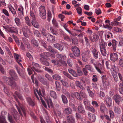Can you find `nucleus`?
Segmentation results:
<instances>
[{"label":"nucleus","instance_id":"nucleus-64","mask_svg":"<svg viewBox=\"0 0 123 123\" xmlns=\"http://www.w3.org/2000/svg\"><path fill=\"white\" fill-rule=\"evenodd\" d=\"M119 65L121 67L123 68V59H120L119 61Z\"/></svg>","mask_w":123,"mask_h":123},{"label":"nucleus","instance_id":"nucleus-2","mask_svg":"<svg viewBox=\"0 0 123 123\" xmlns=\"http://www.w3.org/2000/svg\"><path fill=\"white\" fill-rule=\"evenodd\" d=\"M41 66L39 64L34 62L32 63L31 67V69L34 72L36 71L38 72H42L43 71L39 69L41 68Z\"/></svg>","mask_w":123,"mask_h":123},{"label":"nucleus","instance_id":"nucleus-36","mask_svg":"<svg viewBox=\"0 0 123 123\" xmlns=\"http://www.w3.org/2000/svg\"><path fill=\"white\" fill-rule=\"evenodd\" d=\"M113 35L110 32H108L106 33L105 37L108 39H110L112 38Z\"/></svg>","mask_w":123,"mask_h":123},{"label":"nucleus","instance_id":"nucleus-25","mask_svg":"<svg viewBox=\"0 0 123 123\" xmlns=\"http://www.w3.org/2000/svg\"><path fill=\"white\" fill-rule=\"evenodd\" d=\"M63 103L65 104H67L68 103V100L66 97L64 95L62 94L61 96Z\"/></svg>","mask_w":123,"mask_h":123},{"label":"nucleus","instance_id":"nucleus-39","mask_svg":"<svg viewBox=\"0 0 123 123\" xmlns=\"http://www.w3.org/2000/svg\"><path fill=\"white\" fill-rule=\"evenodd\" d=\"M46 115L45 117V119L47 123H52L51 121L50 120L49 117L48 116L47 112V111H46Z\"/></svg>","mask_w":123,"mask_h":123},{"label":"nucleus","instance_id":"nucleus-59","mask_svg":"<svg viewBox=\"0 0 123 123\" xmlns=\"http://www.w3.org/2000/svg\"><path fill=\"white\" fill-rule=\"evenodd\" d=\"M89 55V52L87 51L83 53L82 54V56H83L86 58H87Z\"/></svg>","mask_w":123,"mask_h":123},{"label":"nucleus","instance_id":"nucleus-29","mask_svg":"<svg viewBox=\"0 0 123 123\" xmlns=\"http://www.w3.org/2000/svg\"><path fill=\"white\" fill-rule=\"evenodd\" d=\"M112 47L113 50L115 52L116 50L117 41L115 40H112Z\"/></svg>","mask_w":123,"mask_h":123},{"label":"nucleus","instance_id":"nucleus-15","mask_svg":"<svg viewBox=\"0 0 123 123\" xmlns=\"http://www.w3.org/2000/svg\"><path fill=\"white\" fill-rule=\"evenodd\" d=\"M54 47L58 50L60 51H62L63 49V46L58 43H56L53 45Z\"/></svg>","mask_w":123,"mask_h":123},{"label":"nucleus","instance_id":"nucleus-62","mask_svg":"<svg viewBox=\"0 0 123 123\" xmlns=\"http://www.w3.org/2000/svg\"><path fill=\"white\" fill-rule=\"evenodd\" d=\"M92 104L96 108L98 107L99 106L98 103L96 101H92Z\"/></svg>","mask_w":123,"mask_h":123},{"label":"nucleus","instance_id":"nucleus-31","mask_svg":"<svg viewBox=\"0 0 123 123\" xmlns=\"http://www.w3.org/2000/svg\"><path fill=\"white\" fill-rule=\"evenodd\" d=\"M85 68L91 72H94V70L92 67L90 65H86L85 66Z\"/></svg>","mask_w":123,"mask_h":123},{"label":"nucleus","instance_id":"nucleus-28","mask_svg":"<svg viewBox=\"0 0 123 123\" xmlns=\"http://www.w3.org/2000/svg\"><path fill=\"white\" fill-rule=\"evenodd\" d=\"M68 71L69 73L71 74L74 76L76 77L78 76V74L73 69H69Z\"/></svg>","mask_w":123,"mask_h":123},{"label":"nucleus","instance_id":"nucleus-21","mask_svg":"<svg viewBox=\"0 0 123 123\" xmlns=\"http://www.w3.org/2000/svg\"><path fill=\"white\" fill-rule=\"evenodd\" d=\"M13 111L14 112V113L12 112V114L14 117L16 121H17L18 119L19 116L18 115V113L17 111L15 109H13Z\"/></svg>","mask_w":123,"mask_h":123},{"label":"nucleus","instance_id":"nucleus-52","mask_svg":"<svg viewBox=\"0 0 123 123\" xmlns=\"http://www.w3.org/2000/svg\"><path fill=\"white\" fill-rule=\"evenodd\" d=\"M9 73L12 77L16 74L13 69L9 70Z\"/></svg>","mask_w":123,"mask_h":123},{"label":"nucleus","instance_id":"nucleus-1","mask_svg":"<svg viewBox=\"0 0 123 123\" xmlns=\"http://www.w3.org/2000/svg\"><path fill=\"white\" fill-rule=\"evenodd\" d=\"M99 44L100 52L102 55L103 56H106L107 53L105 43L102 40H101V42H99Z\"/></svg>","mask_w":123,"mask_h":123},{"label":"nucleus","instance_id":"nucleus-44","mask_svg":"<svg viewBox=\"0 0 123 123\" xmlns=\"http://www.w3.org/2000/svg\"><path fill=\"white\" fill-rule=\"evenodd\" d=\"M18 11L19 12V13H20L22 15L23 14L24 8L22 6H19L18 9Z\"/></svg>","mask_w":123,"mask_h":123},{"label":"nucleus","instance_id":"nucleus-43","mask_svg":"<svg viewBox=\"0 0 123 123\" xmlns=\"http://www.w3.org/2000/svg\"><path fill=\"white\" fill-rule=\"evenodd\" d=\"M14 55L15 58L17 62H18V61L19 62H21L22 61L19 58V55L18 54L14 53Z\"/></svg>","mask_w":123,"mask_h":123},{"label":"nucleus","instance_id":"nucleus-14","mask_svg":"<svg viewBox=\"0 0 123 123\" xmlns=\"http://www.w3.org/2000/svg\"><path fill=\"white\" fill-rule=\"evenodd\" d=\"M88 114L90 120L92 122H94L96 119L95 115L93 114H91L90 112L88 113Z\"/></svg>","mask_w":123,"mask_h":123},{"label":"nucleus","instance_id":"nucleus-3","mask_svg":"<svg viewBox=\"0 0 123 123\" xmlns=\"http://www.w3.org/2000/svg\"><path fill=\"white\" fill-rule=\"evenodd\" d=\"M40 16L42 19L46 18V12L44 6H41L39 8Z\"/></svg>","mask_w":123,"mask_h":123},{"label":"nucleus","instance_id":"nucleus-26","mask_svg":"<svg viewBox=\"0 0 123 123\" xmlns=\"http://www.w3.org/2000/svg\"><path fill=\"white\" fill-rule=\"evenodd\" d=\"M50 95L51 97L54 99H56L57 98V96L56 93L53 91H50Z\"/></svg>","mask_w":123,"mask_h":123},{"label":"nucleus","instance_id":"nucleus-35","mask_svg":"<svg viewBox=\"0 0 123 123\" xmlns=\"http://www.w3.org/2000/svg\"><path fill=\"white\" fill-rule=\"evenodd\" d=\"M50 30L51 32L53 35H56L58 34L57 31L53 27L50 26Z\"/></svg>","mask_w":123,"mask_h":123},{"label":"nucleus","instance_id":"nucleus-20","mask_svg":"<svg viewBox=\"0 0 123 123\" xmlns=\"http://www.w3.org/2000/svg\"><path fill=\"white\" fill-rule=\"evenodd\" d=\"M77 109L78 112L79 113L84 114L85 112V111L84 108H83L82 105H81L79 106L78 107Z\"/></svg>","mask_w":123,"mask_h":123},{"label":"nucleus","instance_id":"nucleus-13","mask_svg":"<svg viewBox=\"0 0 123 123\" xmlns=\"http://www.w3.org/2000/svg\"><path fill=\"white\" fill-rule=\"evenodd\" d=\"M67 122L68 123H75V120L74 117L72 115H69L66 117Z\"/></svg>","mask_w":123,"mask_h":123},{"label":"nucleus","instance_id":"nucleus-38","mask_svg":"<svg viewBox=\"0 0 123 123\" xmlns=\"http://www.w3.org/2000/svg\"><path fill=\"white\" fill-rule=\"evenodd\" d=\"M99 38V36L98 35H96L94 34L93 35L92 38L91 39V41L93 42H95Z\"/></svg>","mask_w":123,"mask_h":123},{"label":"nucleus","instance_id":"nucleus-32","mask_svg":"<svg viewBox=\"0 0 123 123\" xmlns=\"http://www.w3.org/2000/svg\"><path fill=\"white\" fill-rule=\"evenodd\" d=\"M73 95L77 99L79 100H81V98L80 94L78 92H75L73 94Z\"/></svg>","mask_w":123,"mask_h":123},{"label":"nucleus","instance_id":"nucleus-27","mask_svg":"<svg viewBox=\"0 0 123 123\" xmlns=\"http://www.w3.org/2000/svg\"><path fill=\"white\" fill-rule=\"evenodd\" d=\"M31 43L34 46L37 47L38 44L37 41L34 38H32L31 41Z\"/></svg>","mask_w":123,"mask_h":123},{"label":"nucleus","instance_id":"nucleus-33","mask_svg":"<svg viewBox=\"0 0 123 123\" xmlns=\"http://www.w3.org/2000/svg\"><path fill=\"white\" fill-rule=\"evenodd\" d=\"M25 21L27 25L29 26H31V24L29 18L28 16L25 17Z\"/></svg>","mask_w":123,"mask_h":123},{"label":"nucleus","instance_id":"nucleus-63","mask_svg":"<svg viewBox=\"0 0 123 123\" xmlns=\"http://www.w3.org/2000/svg\"><path fill=\"white\" fill-rule=\"evenodd\" d=\"M2 12L3 13L7 16H9V12L6 9H3L2 10Z\"/></svg>","mask_w":123,"mask_h":123},{"label":"nucleus","instance_id":"nucleus-23","mask_svg":"<svg viewBox=\"0 0 123 123\" xmlns=\"http://www.w3.org/2000/svg\"><path fill=\"white\" fill-rule=\"evenodd\" d=\"M27 100L29 105L32 106H34L35 105V103L32 100L31 98L29 97L27 98Z\"/></svg>","mask_w":123,"mask_h":123},{"label":"nucleus","instance_id":"nucleus-10","mask_svg":"<svg viewBox=\"0 0 123 123\" xmlns=\"http://www.w3.org/2000/svg\"><path fill=\"white\" fill-rule=\"evenodd\" d=\"M19 107L17 105H16V106L18 109V111L19 112L21 116L22 115V114L21 111L20 110H21L23 113L24 115L25 116H26V113L25 112V108L23 107H22L20 106L19 104Z\"/></svg>","mask_w":123,"mask_h":123},{"label":"nucleus","instance_id":"nucleus-16","mask_svg":"<svg viewBox=\"0 0 123 123\" xmlns=\"http://www.w3.org/2000/svg\"><path fill=\"white\" fill-rule=\"evenodd\" d=\"M31 24L35 28L38 29L39 27V25L38 23L35 19H32L31 22Z\"/></svg>","mask_w":123,"mask_h":123},{"label":"nucleus","instance_id":"nucleus-41","mask_svg":"<svg viewBox=\"0 0 123 123\" xmlns=\"http://www.w3.org/2000/svg\"><path fill=\"white\" fill-rule=\"evenodd\" d=\"M40 62L42 64L45 66H48L49 65V63L46 60V59L43 60L41 59Z\"/></svg>","mask_w":123,"mask_h":123},{"label":"nucleus","instance_id":"nucleus-5","mask_svg":"<svg viewBox=\"0 0 123 123\" xmlns=\"http://www.w3.org/2000/svg\"><path fill=\"white\" fill-rule=\"evenodd\" d=\"M71 50L73 54L75 56L78 57L80 55V52L79 49L76 46H72Z\"/></svg>","mask_w":123,"mask_h":123},{"label":"nucleus","instance_id":"nucleus-9","mask_svg":"<svg viewBox=\"0 0 123 123\" xmlns=\"http://www.w3.org/2000/svg\"><path fill=\"white\" fill-rule=\"evenodd\" d=\"M45 36L47 38L48 41L49 42L52 43L54 42L55 40V37L49 33L46 34Z\"/></svg>","mask_w":123,"mask_h":123},{"label":"nucleus","instance_id":"nucleus-46","mask_svg":"<svg viewBox=\"0 0 123 123\" xmlns=\"http://www.w3.org/2000/svg\"><path fill=\"white\" fill-rule=\"evenodd\" d=\"M119 91L121 93L123 94V85L122 83H120L119 84Z\"/></svg>","mask_w":123,"mask_h":123},{"label":"nucleus","instance_id":"nucleus-4","mask_svg":"<svg viewBox=\"0 0 123 123\" xmlns=\"http://www.w3.org/2000/svg\"><path fill=\"white\" fill-rule=\"evenodd\" d=\"M6 81L7 83L11 86L13 88H15L17 87V85L16 82L13 81L12 79L9 77H5Z\"/></svg>","mask_w":123,"mask_h":123},{"label":"nucleus","instance_id":"nucleus-51","mask_svg":"<svg viewBox=\"0 0 123 123\" xmlns=\"http://www.w3.org/2000/svg\"><path fill=\"white\" fill-rule=\"evenodd\" d=\"M48 21L50 22L52 18V14L51 12L49 11L47 13Z\"/></svg>","mask_w":123,"mask_h":123},{"label":"nucleus","instance_id":"nucleus-17","mask_svg":"<svg viewBox=\"0 0 123 123\" xmlns=\"http://www.w3.org/2000/svg\"><path fill=\"white\" fill-rule=\"evenodd\" d=\"M93 49L92 51L93 56L96 59H97L98 57V51L95 48H92Z\"/></svg>","mask_w":123,"mask_h":123},{"label":"nucleus","instance_id":"nucleus-22","mask_svg":"<svg viewBox=\"0 0 123 123\" xmlns=\"http://www.w3.org/2000/svg\"><path fill=\"white\" fill-rule=\"evenodd\" d=\"M75 84L77 87L80 88L83 90H85V88L81 85V83L79 81H75Z\"/></svg>","mask_w":123,"mask_h":123},{"label":"nucleus","instance_id":"nucleus-48","mask_svg":"<svg viewBox=\"0 0 123 123\" xmlns=\"http://www.w3.org/2000/svg\"><path fill=\"white\" fill-rule=\"evenodd\" d=\"M53 78L56 80H59L61 79V76L57 74L54 75L52 76Z\"/></svg>","mask_w":123,"mask_h":123},{"label":"nucleus","instance_id":"nucleus-54","mask_svg":"<svg viewBox=\"0 0 123 123\" xmlns=\"http://www.w3.org/2000/svg\"><path fill=\"white\" fill-rule=\"evenodd\" d=\"M106 109L105 106L103 105H101L100 107V110L103 113L104 112Z\"/></svg>","mask_w":123,"mask_h":123},{"label":"nucleus","instance_id":"nucleus-58","mask_svg":"<svg viewBox=\"0 0 123 123\" xmlns=\"http://www.w3.org/2000/svg\"><path fill=\"white\" fill-rule=\"evenodd\" d=\"M16 68L18 73L20 76H23L24 75V72H20V71L19 70L18 68V67H16Z\"/></svg>","mask_w":123,"mask_h":123},{"label":"nucleus","instance_id":"nucleus-45","mask_svg":"<svg viewBox=\"0 0 123 123\" xmlns=\"http://www.w3.org/2000/svg\"><path fill=\"white\" fill-rule=\"evenodd\" d=\"M63 74L65 75L66 77L69 78L70 79L73 80V78L71 76V75L69 74L68 73L65 72V71H63Z\"/></svg>","mask_w":123,"mask_h":123},{"label":"nucleus","instance_id":"nucleus-60","mask_svg":"<svg viewBox=\"0 0 123 123\" xmlns=\"http://www.w3.org/2000/svg\"><path fill=\"white\" fill-rule=\"evenodd\" d=\"M15 94L17 95V96L19 99L21 100H23V98L21 96V94L19 93L18 92H15Z\"/></svg>","mask_w":123,"mask_h":123},{"label":"nucleus","instance_id":"nucleus-53","mask_svg":"<svg viewBox=\"0 0 123 123\" xmlns=\"http://www.w3.org/2000/svg\"><path fill=\"white\" fill-rule=\"evenodd\" d=\"M80 93L81 95L83 98H87V96L85 92L83 91H80Z\"/></svg>","mask_w":123,"mask_h":123},{"label":"nucleus","instance_id":"nucleus-47","mask_svg":"<svg viewBox=\"0 0 123 123\" xmlns=\"http://www.w3.org/2000/svg\"><path fill=\"white\" fill-rule=\"evenodd\" d=\"M56 85V88L57 91H60V86L59 83L57 81H56L55 82Z\"/></svg>","mask_w":123,"mask_h":123},{"label":"nucleus","instance_id":"nucleus-55","mask_svg":"<svg viewBox=\"0 0 123 123\" xmlns=\"http://www.w3.org/2000/svg\"><path fill=\"white\" fill-rule=\"evenodd\" d=\"M51 62L53 63L54 65H57L58 66H60L61 65L59 64V62H58V61L57 62L56 60L55 59L52 60Z\"/></svg>","mask_w":123,"mask_h":123},{"label":"nucleus","instance_id":"nucleus-34","mask_svg":"<svg viewBox=\"0 0 123 123\" xmlns=\"http://www.w3.org/2000/svg\"><path fill=\"white\" fill-rule=\"evenodd\" d=\"M36 91L37 92L40 98V99L41 100V101L43 105V104H44L45 103L44 101V100H42V98L41 97L42 96H43V95L41 93L40 90H39V91H38V90L36 89Z\"/></svg>","mask_w":123,"mask_h":123},{"label":"nucleus","instance_id":"nucleus-18","mask_svg":"<svg viewBox=\"0 0 123 123\" xmlns=\"http://www.w3.org/2000/svg\"><path fill=\"white\" fill-rule=\"evenodd\" d=\"M106 102L109 107H110L111 106L112 101L111 98L109 97H107L106 98Z\"/></svg>","mask_w":123,"mask_h":123},{"label":"nucleus","instance_id":"nucleus-61","mask_svg":"<svg viewBox=\"0 0 123 123\" xmlns=\"http://www.w3.org/2000/svg\"><path fill=\"white\" fill-rule=\"evenodd\" d=\"M114 110L115 113H119L121 111L119 107L116 106L115 107Z\"/></svg>","mask_w":123,"mask_h":123},{"label":"nucleus","instance_id":"nucleus-37","mask_svg":"<svg viewBox=\"0 0 123 123\" xmlns=\"http://www.w3.org/2000/svg\"><path fill=\"white\" fill-rule=\"evenodd\" d=\"M15 22L18 26H20L21 25V22L20 19L18 17H16L14 18Z\"/></svg>","mask_w":123,"mask_h":123},{"label":"nucleus","instance_id":"nucleus-56","mask_svg":"<svg viewBox=\"0 0 123 123\" xmlns=\"http://www.w3.org/2000/svg\"><path fill=\"white\" fill-rule=\"evenodd\" d=\"M8 119L10 123H15V122L13 121L12 117L10 115L9 113H8Z\"/></svg>","mask_w":123,"mask_h":123},{"label":"nucleus","instance_id":"nucleus-11","mask_svg":"<svg viewBox=\"0 0 123 123\" xmlns=\"http://www.w3.org/2000/svg\"><path fill=\"white\" fill-rule=\"evenodd\" d=\"M8 31L12 33H15L18 32L17 28L12 25L8 26Z\"/></svg>","mask_w":123,"mask_h":123},{"label":"nucleus","instance_id":"nucleus-42","mask_svg":"<svg viewBox=\"0 0 123 123\" xmlns=\"http://www.w3.org/2000/svg\"><path fill=\"white\" fill-rule=\"evenodd\" d=\"M35 36L38 37H41V34L39 31L37 30H35L33 32Z\"/></svg>","mask_w":123,"mask_h":123},{"label":"nucleus","instance_id":"nucleus-8","mask_svg":"<svg viewBox=\"0 0 123 123\" xmlns=\"http://www.w3.org/2000/svg\"><path fill=\"white\" fill-rule=\"evenodd\" d=\"M7 114L6 112L3 111L1 112V116H0V123H8L6 120L5 115Z\"/></svg>","mask_w":123,"mask_h":123},{"label":"nucleus","instance_id":"nucleus-57","mask_svg":"<svg viewBox=\"0 0 123 123\" xmlns=\"http://www.w3.org/2000/svg\"><path fill=\"white\" fill-rule=\"evenodd\" d=\"M102 82L103 84L105 83V80L107 79L106 76L105 75H104L102 76Z\"/></svg>","mask_w":123,"mask_h":123},{"label":"nucleus","instance_id":"nucleus-7","mask_svg":"<svg viewBox=\"0 0 123 123\" xmlns=\"http://www.w3.org/2000/svg\"><path fill=\"white\" fill-rule=\"evenodd\" d=\"M113 99L115 100L116 103L118 105H119L123 101V99L120 95H116L113 97Z\"/></svg>","mask_w":123,"mask_h":123},{"label":"nucleus","instance_id":"nucleus-40","mask_svg":"<svg viewBox=\"0 0 123 123\" xmlns=\"http://www.w3.org/2000/svg\"><path fill=\"white\" fill-rule=\"evenodd\" d=\"M87 110L92 113H94L95 111V109L92 106H88L87 107Z\"/></svg>","mask_w":123,"mask_h":123},{"label":"nucleus","instance_id":"nucleus-30","mask_svg":"<svg viewBox=\"0 0 123 123\" xmlns=\"http://www.w3.org/2000/svg\"><path fill=\"white\" fill-rule=\"evenodd\" d=\"M61 35H63V37H64V39L70 42L71 39L64 32H62L61 34Z\"/></svg>","mask_w":123,"mask_h":123},{"label":"nucleus","instance_id":"nucleus-24","mask_svg":"<svg viewBox=\"0 0 123 123\" xmlns=\"http://www.w3.org/2000/svg\"><path fill=\"white\" fill-rule=\"evenodd\" d=\"M57 57L59 59V60H64L66 58V57L64 55L57 54L56 55Z\"/></svg>","mask_w":123,"mask_h":123},{"label":"nucleus","instance_id":"nucleus-50","mask_svg":"<svg viewBox=\"0 0 123 123\" xmlns=\"http://www.w3.org/2000/svg\"><path fill=\"white\" fill-rule=\"evenodd\" d=\"M58 62H59V63L61 65V66L62 64L64 66H67V63L65 61H62L61 60H58Z\"/></svg>","mask_w":123,"mask_h":123},{"label":"nucleus","instance_id":"nucleus-19","mask_svg":"<svg viewBox=\"0 0 123 123\" xmlns=\"http://www.w3.org/2000/svg\"><path fill=\"white\" fill-rule=\"evenodd\" d=\"M8 7L9 8V10L11 11V13L14 15H17V12L14 8L12 7L11 5H9Z\"/></svg>","mask_w":123,"mask_h":123},{"label":"nucleus","instance_id":"nucleus-12","mask_svg":"<svg viewBox=\"0 0 123 123\" xmlns=\"http://www.w3.org/2000/svg\"><path fill=\"white\" fill-rule=\"evenodd\" d=\"M72 112V109L69 107H67L65 108L63 111L64 113L68 115L71 114Z\"/></svg>","mask_w":123,"mask_h":123},{"label":"nucleus","instance_id":"nucleus-6","mask_svg":"<svg viewBox=\"0 0 123 123\" xmlns=\"http://www.w3.org/2000/svg\"><path fill=\"white\" fill-rule=\"evenodd\" d=\"M110 59L113 62H115L117 61L118 58V56L117 53H116L113 52L110 54Z\"/></svg>","mask_w":123,"mask_h":123},{"label":"nucleus","instance_id":"nucleus-49","mask_svg":"<svg viewBox=\"0 0 123 123\" xmlns=\"http://www.w3.org/2000/svg\"><path fill=\"white\" fill-rule=\"evenodd\" d=\"M43 67L46 71H47L48 72L51 73H53V71L51 69L45 66H43Z\"/></svg>","mask_w":123,"mask_h":123}]
</instances>
